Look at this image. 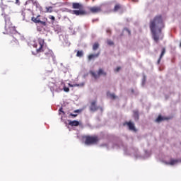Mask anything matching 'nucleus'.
Returning <instances> with one entry per match:
<instances>
[{
    "label": "nucleus",
    "instance_id": "nucleus-1",
    "mask_svg": "<svg viewBox=\"0 0 181 181\" xmlns=\"http://www.w3.org/2000/svg\"><path fill=\"white\" fill-rule=\"evenodd\" d=\"M149 28L152 33L153 40L158 43V42H159V35H158L156 32H158V33L160 34L162 33V30L165 28L162 16H156L153 20H151Z\"/></svg>",
    "mask_w": 181,
    "mask_h": 181
},
{
    "label": "nucleus",
    "instance_id": "nucleus-2",
    "mask_svg": "<svg viewBox=\"0 0 181 181\" xmlns=\"http://www.w3.org/2000/svg\"><path fill=\"white\" fill-rule=\"evenodd\" d=\"M38 44L40 47L36 49L37 53H41L39 55V57L41 60L49 59L54 57V54L53 51L49 49V48L45 47V40L42 38L37 39Z\"/></svg>",
    "mask_w": 181,
    "mask_h": 181
},
{
    "label": "nucleus",
    "instance_id": "nucleus-3",
    "mask_svg": "<svg viewBox=\"0 0 181 181\" xmlns=\"http://www.w3.org/2000/svg\"><path fill=\"white\" fill-rule=\"evenodd\" d=\"M2 16H4L6 22L5 29L7 32H11L13 29L12 23L11 22V18L8 16L11 13V8L8 6H4V7H2Z\"/></svg>",
    "mask_w": 181,
    "mask_h": 181
},
{
    "label": "nucleus",
    "instance_id": "nucleus-4",
    "mask_svg": "<svg viewBox=\"0 0 181 181\" xmlns=\"http://www.w3.org/2000/svg\"><path fill=\"white\" fill-rule=\"evenodd\" d=\"M72 9H78L72 11V14L76 16H83L87 15V11L84 10V6L80 3H72Z\"/></svg>",
    "mask_w": 181,
    "mask_h": 181
},
{
    "label": "nucleus",
    "instance_id": "nucleus-5",
    "mask_svg": "<svg viewBox=\"0 0 181 181\" xmlns=\"http://www.w3.org/2000/svg\"><path fill=\"white\" fill-rule=\"evenodd\" d=\"M98 141H100V139H98L97 136H86L85 144H86V145H94L98 144Z\"/></svg>",
    "mask_w": 181,
    "mask_h": 181
},
{
    "label": "nucleus",
    "instance_id": "nucleus-6",
    "mask_svg": "<svg viewBox=\"0 0 181 181\" xmlns=\"http://www.w3.org/2000/svg\"><path fill=\"white\" fill-rule=\"evenodd\" d=\"M9 46L14 49L19 47V41L13 35L9 36Z\"/></svg>",
    "mask_w": 181,
    "mask_h": 181
},
{
    "label": "nucleus",
    "instance_id": "nucleus-7",
    "mask_svg": "<svg viewBox=\"0 0 181 181\" xmlns=\"http://www.w3.org/2000/svg\"><path fill=\"white\" fill-rule=\"evenodd\" d=\"M89 12L90 13H100L103 12V6H93L92 7H89Z\"/></svg>",
    "mask_w": 181,
    "mask_h": 181
},
{
    "label": "nucleus",
    "instance_id": "nucleus-8",
    "mask_svg": "<svg viewBox=\"0 0 181 181\" xmlns=\"http://www.w3.org/2000/svg\"><path fill=\"white\" fill-rule=\"evenodd\" d=\"M90 74L94 78H100V76H107V72L104 71V69H99L98 74H95L94 71H90Z\"/></svg>",
    "mask_w": 181,
    "mask_h": 181
},
{
    "label": "nucleus",
    "instance_id": "nucleus-9",
    "mask_svg": "<svg viewBox=\"0 0 181 181\" xmlns=\"http://www.w3.org/2000/svg\"><path fill=\"white\" fill-rule=\"evenodd\" d=\"M95 104H97V101L93 100L90 103V110L95 112V111H98V110H100V107H98Z\"/></svg>",
    "mask_w": 181,
    "mask_h": 181
},
{
    "label": "nucleus",
    "instance_id": "nucleus-10",
    "mask_svg": "<svg viewBox=\"0 0 181 181\" xmlns=\"http://www.w3.org/2000/svg\"><path fill=\"white\" fill-rule=\"evenodd\" d=\"M124 125H127L130 131H134L136 132V129L135 128V124L132 122H126Z\"/></svg>",
    "mask_w": 181,
    "mask_h": 181
},
{
    "label": "nucleus",
    "instance_id": "nucleus-11",
    "mask_svg": "<svg viewBox=\"0 0 181 181\" xmlns=\"http://www.w3.org/2000/svg\"><path fill=\"white\" fill-rule=\"evenodd\" d=\"M100 56V52L97 54H90L88 56V59L89 62H91V60H94V59H97Z\"/></svg>",
    "mask_w": 181,
    "mask_h": 181
},
{
    "label": "nucleus",
    "instance_id": "nucleus-12",
    "mask_svg": "<svg viewBox=\"0 0 181 181\" xmlns=\"http://www.w3.org/2000/svg\"><path fill=\"white\" fill-rule=\"evenodd\" d=\"M69 125H70V127H78V125H80V122L77 120H69Z\"/></svg>",
    "mask_w": 181,
    "mask_h": 181
},
{
    "label": "nucleus",
    "instance_id": "nucleus-13",
    "mask_svg": "<svg viewBox=\"0 0 181 181\" xmlns=\"http://www.w3.org/2000/svg\"><path fill=\"white\" fill-rule=\"evenodd\" d=\"M165 53H166V49L165 48H163L160 57L157 61L158 64H160V60H162V58L163 57V56H165Z\"/></svg>",
    "mask_w": 181,
    "mask_h": 181
},
{
    "label": "nucleus",
    "instance_id": "nucleus-14",
    "mask_svg": "<svg viewBox=\"0 0 181 181\" xmlns=\"http://www.w3.org/2000/svg\"><path fill=\"white\" fill-rule=\"evenodd\" d=\"M169 119L168 117H163L162 115H158V118L156 119V122H162V121H166Z\"/></svg>",
    "mask_w": 181,
    "mask_h": 181
},
{
    "label": "nucleus",
    "instance_id": "nucleus-15",
    "mask_svg": "<svg viewBox=\"0 0 181 181\" xmlns=\"http://www.w3.org/2000/svg\"><path fill=\"white\" fill-rule=\"evenodd\" d=\"M122 9V6H121V4H115L114 8H113V11L114 12H118V11Z\"/></svg>",
    "mask_w": 181,
    "mask_h": 181
},
{
    "label": "nucleus",
    "instance_id": "nucleus-16",
    "mask_svg": "<svg viewBox=\"0 0 181 181\" xmlns=\"http://www.w3.org/2000/svg\"><path fill=\"white\" fill-rule=\"evenodd\" d=\"M40 15H38L36 18L31 17V21L34 22V23H39L40 22Z\"/></svg>",
    "mask_w": 181,
    "mask_h": 181
},
{
    "label": "nucleus",
    "instance_id": "nucleus-17",
    "mask_svg": "<svg viewBox=\"0 0 181 181\" xmlns=\"http://www.w3.org/2000/svg\"><path fill=\"white\" fill-rule=\"evenodd\" d=\"M23 16L25 21H29V19H30V16H32V13H25Z\"/></svg>",
    "mask_w": 181,
    "mask_h": 181
},
{
    "label": "nucleus",
    "instance_id": "nucleus-18",
    "mask_svg": "<svg viewBox=\"0 0 181 181\" xmlns=\"http://www.w3.org/2000/svg\"><path fill=\"white\" fill-rule=\"evenodd\" d=\"M133 117L136 121H138V119H139V112L136 110L134 111Z\"/></svg>",
    "mask_w": 181,
    "mask_h": 181
},
{
    "label": "nucleus",
    "instance_id": "nucleus-19",
    "mask_svg": "<svg viewBox=\"0 0 181 181\" xmlns=\"http://www.w3.org/2000/svg\"><path fill=\"white\" fill-rule=\"evenodd\" d=\"M100 47V44L98 42H95L93 45V50L95 51Z\"/></svg>",
    "mask_w": 181,
    "mask_h": 181
},
{
    "label": "nucleus",
    "instance_id": "nucleus-20",
    "mask_svg": "<svg viewBox=\"0 0 181 181\" xmlns=\"http://www.w3.org/2000/svg\"><path fill=\"white\" fill-rule=\"evenodd\" d=\"M177 160L172 159L170 160L169 163H167V165H176L177 163Z\"/></svg>",
    "mask_w": 181,
    "mask_h": 181
},
{
    "label": "nucleus",
    "instance_id": "nucleus-21",
    "mask_svg": "<svg viewBox=\"0 0 181 181\" xmlns=\"http://www.w3.org/2000/svg\"><path fill=\"white\" fill-rule=\"evenodd\" d=\"M84 53L83 52V51H78L76 53V57H83Z\"/></svg>",
    "mask_w": 181,
    "mask_h": 181
},
{
    "label": "nucleus",
    "instance_id": "nucleus-22",
    "mask_svg": "<svg viewBox=\"0 0 181 181\" xmlns=\"http://www.w3.org/2000/svg\"><path fill=\"white\" fill-rule=\"evenodd\" d=\"M68 86H69V87H80V86H84V84H71V83H68Z\"/></svg>",
    "mask_w": 181,
    "mask_h": 181
},
{
    "label": "nucleus",
    "instance_id": "nucleus-23",
    "mask_svg": "<svg viewBox=\"0 0 181 181\" xmlns=\"http://www.w3.org/2000/svg\"><path fill=\"white\" fill-rule=\"evenodd\" d=\"M47 12H49L51 13V12H53V7L52 6H49V7H47Z\"/></svg>",
    "mask_w": 181,
    "mask_h": 181
},
{
    "label": "nucleus",
    "instance_id": "nucleus-24",
    "mask_svg": "<svg viewBox=\"0 0 181 181\" xmlns=\"http://www.w3.org/2000/svg\"><path fill=\"white\" fill-rule=\"evenodd\" d=\"M39 23H40V25H42V26H47V23H46L45 21H40Z\"/></svg>",
    "mask_w": 181,
    "mask_h": 181
},
{
    "label": "nucleus",
    "instance_id": "nucleus-25",
    "mask_svg": "<svg viewBox=\"0 0 181 181\" xmlns=\"http://www.w3.org/2000/svg\"><path fill=\"white\" fill-rule=\"evenodd\" d=\"M63 90L65 93H69V91H70V88H67L66 86H64Z\"/></svg>",
    "mask_w": 181,
    "mask_h": 181
},
{
    "label": "nucleus",
    "instance_id": "nucleus-26",
    "mask_svg": "<svg viewBox=\"0 0 181 181\" xmlns=\"http://www.w3.org/2000/svg\"><path fill=\"white\" fill-rule=\"evenodd\" d=\"M110 98H112V100H115V98H117V96H115V94H114V93H110Z\"/></svg>",
    "mask_w": 181,
    "mask_h": 181
},
{
    "label": "nucleus",
    "instance_id": "nucleus-27",
    "mask_svg": "<svg viewBox=\"0 0 181 181\" xmlns=\"http://www.w3.org/2000/svg\"><path fill=\"white\" fill-rule=\"evenodd\" d=\"M59 114H63V115H64L66 114V112H64V111L63 110V107L59 108Z\"/></svg>",
    "mask_w": 181,
    "mask_h": 181
},
{
    "label": "nucleus",
    "instance_id": "nucleus-28",
    "mask_svg": "<svg viewBox=\"0 0 181 181\" xmlns=\"http://www.w3.org/2000/svg\"><path fill=\"white\" fill-rule=\"evenodd\" d=\"M107 43V45H109V46H112L114 45V42H112L110 40H108Z\"/></svg>",
    "mask_w": 181,
    "mask_h": 181
},
{
    "label": "nucleus",
    "instance_id": "nucleus-29",
    "mask_svg": "<svg viewBox=\"0 0 181 181\" xmlns=\"http://www.w3.org/2000/svg\"><path fill=\"white\" fill-rule=\"evenodd\" d=\"M124 30H125L126 32L128 33L129 35L131 36V30H129V29L125 28H124Z\"/></svg>",
    "mask_w": 181,
    "mask_h": 181
},
{
    "label": "nucleus",
    "instance_id": "nucleus-30",
    "mask_svg": "<svg viewBox=\"0 0 181 181\" xmlns=\"http://www.w3.org/2000/svg\"><path fill=\"white\" fill-rule=\"evenodd\" d=\"M77 115H77V114H73V113H70V114H69V116H70V117H72V118H76V117H77Z\"/></svg>",
    "mask_w": 181,
    "mask_h": 181
},
{
    "label": "nucleus",
    "instance_id": "nucleus-31",
    "mask_svg": "<svg viewBox=\"0 0 181 181\" xmlns=\"http://www.w3.org/2000/svg\"><path fill=\"white\" fill-rule=\"evenodd\" d=\"M49 19H51V21H53V22H54V21H56V18L53 16H49Z\"/></svg>",
    "mask_w": 181,
    "mask_h": 181
},
{
    "label": "nucleus",
    "instance_id": "nucleus-32",
    "mask_svg": "<svg viewBox=\"0 0 181 181\" xmlns=\"http://www.w3.org/2000/svg\"><path fill=\"white\" fill-rule=\"evenodd\" d=\"M81 111H83V110L78 109V110H74V112H77V113L80 114V112H81Z\"/></svg>",
    "mask_w": 181,
    "mask_h": 181
},
{
    "label": "nucleus",
    "instance_id": "nucleus-33",
    "mask_svg": "<svg viewBox=\"0 0 181 181\" xmlns=\"http://www.w3.org/2000/svg\"><path fill=\"white\" fill-rule=\"evenodd\" d=\"M121 70V67L118 66L117 68H116L115 71L118 72Z\"/></svg>",
    "mask_w": 181,
    "mask_h": 181
},
{
    "label": "nucleus",
    "instance_id": "nucleus-34",
    "mask_svg": "<svg viewBox=\"0 0 181 181\" xmlns=\"http://www.w3.org/2000/svg\"><path fill=\"white\" fill-rule=\"evenodd\" d=\"M106 32H107V33H110V35H111V30L107 29V30H106Z\"/></svg>",
    "mask_w": 181,
    "mask_h": 181
},
{
    "label": "nucleus",
    "instance_id": "nucleus-35",
    "mask_svg": "<svg viewBox=\"0 0 181 181\" xmlns=\"http://www.w3.org/2000/svg\"><path fill=\"white\" fill-rule=\"evenodd\" d=\"M16 4H19V0H16Z\"/></svg>",
    "mask_w": 181,
    "mask_h": 181
},
{
    "label": "nucleus",
    "instance_id": "nucleus-36",
    "mask_svg": "<svg viewBox=\"0 0 181 181\" xmlns=\"http://www.w3.org/2000/svg\"><path fill=\"white\" fill-rule=\"evenodd\" d=\"M94 1H95V0H93V2H94Z\"/></svg>",
    "mask_w": 181,
    "mask_h": 181
}]
</instances>
